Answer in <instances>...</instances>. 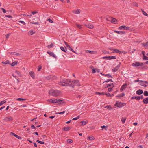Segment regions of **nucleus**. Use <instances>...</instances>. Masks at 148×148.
<instances>
[{
	"label": "nucleus",
	"mask_w": 148,
	"mask_h": 148,
	"mask_svg": "<svg viewBox=\"0 0 148 148\" xmlns=\"http://www.w3.org/2000/svg\"><path fill=\"white\" fill-rule=\"evenodd\" d=\"M104 76L107 77L108 78L111 77L112 78H113V77L112 76V75H111L109 74H105V75H104Z\"/></svg>",
	"instance_id": "33"
},
{
	"label": "nucleus",
	"mask_w": 148,
	"mask_h": 148,
	"mask_svg": "<svg viewBox=\"0 0 148 148\" xmlns=\"http://www.w3.org/2000/svg\"><path fill=\"white\" fill-rule=\"evenodd\" d=\"M60 49L62 51H63L65 52V53H66V51L65 50V49H64V47H60Z\"/></svg>",
	"instance_id": "47"
},
{
	"label": "nucleus",
	"mask_w": 148,
	"mask_h": 148,
	"mask_svg": "<svg viewBox=\"0 0 148 148\" xmlns=\"http://www.w3.org/2000/svg\"><path fill=\"white\" fill-rule=\"evenodd\" d=\"M71 129V127H69L67 126L66 127L63 128V130H62L65 131H68L70 130Z\"/></svg>",
	"instance_id": "18"
},
{
	"label": "nucleus",
	"mask_w": 148,
	"mask_h": 148,
	"mask_svg": "<svg viewBox=\"0 0 148 148\" xmlns=\"http://www.w3.org/2000/svg\"><path fill=\"white\" fill-rule=\"evenodd\" d=\"M13 119L12 117L9 116L6 117L4 120L7 121H12Z\"/></svg>",
	"instance_id": "10"
},
{
	"label": "nucleus",
	"mask_w": 148,
	"mask_h": 148,
	"mask_svg": "<svg viewBox=\"0 0 148 148\" xmlns=\"http://www.w3.org/2000/svg\"><path fill=\"white\" fill-rule=\"evenodd\" d=\"M86 26L88 27L90 29H92L93 28V25L91 23H89Z\"/></svg>",
	"instance_id": "23"
},
{
	"label": "nucleus",
	"mask_w": 148,
	"mask_h": 148,
	"mask_svg": "<svg viewBox=\"0 0 148 148\" xmlns=\"http://www.w3.org/2000/svg\"><path fill=\"white\" fill-rule=\"evenodd\" d=\"M143 64L144 63H143L137 62L133 63L132 64V66L134 67H136L139 66H142Z\"/></svg>",
	"instance_id": "3"
},
{
	"label": "nucleus",
	"mask_w": 148,
	"mask_h": 148,
	"mask_svg": "<svg viewBox=\"0 0 148 148\" xmlns=\"http://www.w3.org/2000/svg\"><path fill=\"white\" fill-rule=\"evenodd\" d=\"M144 95L145 96H148V91H145L144 92Z\"/></svg>",
	"instance_id": "42"
},
{
	"label": "nucleus",
	"mask_w": 148,
	"mask_h": 148,
	"mask_svg": "<svg viewBox=\"0 0 148 148\" xmlns=\"http://www.w3.org/2000/svg\"><path fill=\"white\" fill-rule=\"evenodd\" d=\"M46 78L47 80H50L52 79H56V77L53 75H51L47 76L46 77Z\"/></svg>",
	"instance_id": "7"
},
{
	"label": "nucleus",
	"mask_w": 148,
	"mask_h": 148,
	"mask_svg": "<svg viewBox=\"0 0 148 148\" xmlns=\"http://www.w3.org/2000/svg\"><path fill=\"white\" fill-rule=\"evenodd\" d=\"M65 112V111H64L63 112H60L56 113L55 114H63Z\"/></svg>",
	"instance_id": "60"
},
{
	"label": "nucleus",
	"mask_w": 148,
	"mask_h": 148,
	"mask_svg": "<svg viewBox=\"0 0 148 148\" xmlns=\"http://www.w3.org/2000/svg\"><path fill=\"white\" fill-rule=\"evenodd\" d=\"M73 12L75 14H79L80 13V10L77 9L76 10H73Z\"/></svg>",
	"instance_id": "21"
},
{
	"label": "nucleus",
	"mask_w": 148,
	"mask_h": 148,
	"mask_svg": "<svg viewBox=\"0 0 148 148\" xmlns=\"http://www.w3.org/2000/svg\"><path fill=\"white\" fill-rule=\"evenodd\" d=\"M38 71H40L42 68V66L40 65H39L38 66Z\"/></svg>",
	"instance_id": "56"
},
{
	"label": "nucleus",
	"mask_w": 148,
	"mask_h": 148,
	"mask_svg": "<svg viewBox=\"0 0 148 148\" xmlns=\"http://www.w3.org/2000/svg\"><path fill=\"white\" fill-rule=\"evenodd\" d=\"M53 47V43H51L50 45H48L47 47L49 49Z\"/></svg>",
	"instance_id": "36"
},
{
	"label": "nucleus",
	"mask_w": 148,
	"mask_h": 148,
	"mask_svg": "<svg viewBox=\"0 0 148 148\" xmlns=\"http://www.w3.org/2000/svg\"><path fill=\"white\" fill-rule=\"evenodd\" d=\"M6 102L5 100H3L1 101V106Z\"/></svg>",
	"instance_id": "55"
},
{
	"label": "nucleus",
	"mask_w": 148,
	"mask_h": 148,
	"mask_svg": "<svg viewBox=\"0 0 148 148\" xmlns=\"http://www.w3.org/2000/svg\"><path fill=\"white\" fill-rule=\"evenodd\" d=\"M88 138L89 139V140H93L95 139L94 136H90Z\"/></svg>",
	"instance_id": "41"
},
{
	"label": "nucleus",
	"mask_w": 148,
	"mask_h": 148,
	"mask_svg": "<svg viewBox=\"0 0 148 148\" xmlns=\"http://www.w3.org/2000/svg\"><path fill=\"white\" fill-rule=\"evenodd\" d=\"M109 81L113 82V80L112 79H108L107 80L105 81L104 82H103V83L104 82H108Z\"/></svg>",
	"instance_id": "45"
},
{
	"label": "nucleus",
	"mask_w": 148,
	"mask_h": 148,
	"mask_svg": "<svg viewBox=\"0 0 148 148\" xmlns=\"http://www.w3.org/2000/svg\"><path fill=\"white\" fill-rule=\"evenodd\" d=\"M115 105L118 107H122L123 106L122 104L121 103L118 101L116 102Z\"/></svg>",
	"instance_id": "13"
},
{
	"label": "nucleus",
	"mask_w": 148,
	"mask_h": 148,
	"mask_svg": "<svg viewBox=\"0 0 148 148\" xmlns=\"http://www.w3.org/2000/svg\"><path fill=\"white\" fill-rule=\"evenodd\" d=\"M72 82L73 83V84H74V85L73 84L74 86L75 85L77 86H80L81 85L80 84L78 80H74L72 81Z\"/></svg>",
	"instance_id": "6"
},
{
	"label": "nucleus",
	"mask_w": 148,
	"mask_h": 148,
	"mask_svg": "<svg viewBox=\"0 0 148 148\" xmlns=\"http://www.w3.org/2000/svg\"><path fill=\"white\" fill-rule=\"evenodd\" d=\"M102 52L104 54L108 53V54H110L111 53H110L108 51H106V50H103V51H102Z\"/></svg>",
	"instance_id": "50"
},
{
	"label": "nucleus",
	"mask_w": 148,
	"mask_h": 148,
	"mask_svg": "<svg viewBox=\"0 0 148 148\" xmlns=\"http://www.w3.org/2000/svg\"><path fill=\"white\" fill-rule=\"evenodd\" d=\"M36 142H38L40 144H44L45 143V142L43 141H40L39 140H37L36 141Z\"/></svg>",
	"instance_id": "46"
},
{
	"label": "nucleus",
	"mask_w": 148,
	"mask_h": 148,
	"mask_svg": "<svg viewBox=\"0 0 148 148\" xmlns=\"http://www.w3.org/2000/svg\"><path fill=\"white\" fill-rule=\"evenodd\" d=\"M105 108L109 110H111L112 109V108L110 105H107Z\"/></svg>",
	"instance_id": "30"
},
{
	"label": "nucleus",
	"mask_w": 148,
	"mask_h": 148,
	"mask_svg": "<svg viewBox=\"0 0 148 148\" xmlns=\"http://www.w3.org/2000/svg\"><path fill=\"white\" fill-rule=\"evenodd\" d=\"M17 100H19V101H22V100L23 101V100H26V99H24L21 98H17Z\"/></svg>",
	"instance_id": "58"
},
{
	"label": "nucleus",
	"mask_w": 148,
	"mask_h": 148,
	"mask_svg": "<svg viewBox=\"0 0 148 148\" xmlns=\"http://www.w3.org/2000/svg\"><path fill=\"white\" fill-rule=\"evenodd\" d=\"M58 84L62 86H69V84H66L65 83H64L62 82H59L58 83Z\"/></svg>",
	"instance_id": "16"
},
{
	"label": "nucleus",
	"mask_w": 148,
	"mask_h": 148,
	"mask_svg": "<svg viewBox=\"0 0 148 148\" xmlns=\"http://www.w3.org/2000/svg\"><path fill=\"white\" fill-rule=\"evenodd\" d=\"M118 70L117 67H115L112 70V71L113 72H115L117 71Z\"/></svg>",
	"instance_id": "40"
},
{
	"label": "nucleus",
	"mask_w": 148,
	"mask_h": 148,
	"mask_svg": "<svg viewBox=\"0 0 148 148\" xmlns=\"http://www.w3.org/2000/svg\"><path fill=\"white\" fill-rule=\"evenodd\" d=\"M103 58L104 59H107L109 60H111L112 59H116V57L114 56H104L103 57Z\"/></svg>",
	"instance_id": "4"
},
{
	"label": "nucleus",
	"mask_w": 148,
	"mask_h": 148,
	"mask_svg": "<svg viewBox=\"0 0 148 148\" xmlns=\"http://www.w3.org/2000/svg\"><path fill=\"white\" fill-rule=\"evenodd\" d=\"M126 119V118H122L121 119V121L122 122V123H124L125 122V120Z\"/></svg>",
	"instance_id": "38"
},
{
	"label": "nucleus",
	"mask_w": 148,
	"mask_h": 148,
	"mask_svg": "<svg viewBox=\"0 0 148 148\" xmlns=\"http://www.w3.org/2000/svg\"><path fill=\"white\" fill-rule=\"evenodd\" d=\"M139 97H138V96H133L131 98V99H135L137 100H139Z\"/></svg>",
	"instance_id": "22"
},
{
	"label": "nucleus",
	"mask_w": 148,
	"mask_h": 148,
	"mask_svg": "<svg viewBox=\"0 0 148 148\" xmlns=\"http://www.w3.org/2000/svg\"><path fill=\"white\" fill-rule=\"evenodd\" d=\"M52 101H53V103H57V102H58L57 99H53Z\"/></svg>",
	"instance_id": "57"
},
{
	"label": "nucleus",
	"mask_w": 148,
	"mask_h": 148,
	"mask_svg": "<svg viewBox=\"0 0 148 148\" xmlns=\"http://www.w3.org/2000/svg\"><path fill=\"white\" fill-rule=\"evenodd\" d=\"M18 63V62L16 61H15L14 62H13L11 64L10 63L9 64H11V66H14L16 65H17Z\"/></svg>",
	"instance_id": "27"
},
{
	"label": "nucleus",
	"mask_w": 148,
	"mask_h": 148,
	"mask_svg": "<svg viewBox=\"0 0 148 148\" xmlns=\"http://www.w3.org/2000/svg\"><path fill=\"white\" fill-rule=\"evenodd\" d=\"M133 5H134L136 7H138V3H137L136 2H134L133 3Z\"/></svg>",
	"instance_id": "51"
},
{
	"label": "nucleus",
	"mask_w": 148,
	"mask_h": 148,
	"mask_svg": "<svg viewBox=\"0 0 148 148\" xmlns=\"http://www.w3.org/2000/svg\"><path fill=\"white\" fill-rule=\"evenodd\" d=\"M30 76L33 79H34L35 77V73L33 71H31L29 73Z\"/></svg>",
	"instance_id": "12"
},
{
	"label": "nucleus",
	"mask_w": 148,
	"mask_h": 148,
	"mask_svg": "<svg viewBox=\"0 0 148 148\" xmlns=\"http://www.w3.org/2000/svg\"><path fill=\"white\" fill-rule=\"evenodd\" d=\"M67 47H68V49L69 50L71 51L74 53H75V51H74L73 49L69 45H67Z\"/></svg>",
	"instance_id": "28"
},
{
	"label": "nucleus",
	"mask_w": 148,
	"mask_h": 148,
	"mask_svg": "<svg viewBox=\"0 0 148 148\" xmlns=\"http://www.w3.org/2000/svg\"><path fill=\"white\" fill-rule=\"evenodd\" d=\"M79 116H77V117H75V118H73L72 119V120H77V119H79Z\"/></svg>",
	"instance_id": "53"
},
{
	"label": "nucleus",
	"mask_w": 148,
	"mask_h": 148,
	"mask_svg": "<svg viewBox=\"0 0 148 148\" xmlns=\"http://www.w3.org/2000/svg\"><path fill=\"white\" fill-rule=\"evenodd\" d=\"M10 54L14 55H19L20 54L18 53H16L15 52H11L10 53Z\"/></svg>",
	"instance_id": "25"
},
{
	"label": "nucleus",
	"mask_w": 148,
	"mask_h": 148,
	"mask_svg": "<svg viewBox=\"0 0 148 148\" xmlns=\"http://www.w3.org/2000/svg\"><path fill=\"white\" fill-rule=\"evenodd\" d=\"M96 93V94L99 95H105L104 92H97Z\"/></svg>",
	"instance_id": "31"
},
{
	"label": "nucleus",
	"mask_w": 148,
	"mask_h": 148,
	"mask_svg": "<svg viewBox=\"0 0 148 148\" xmlns=\"http://www.w3.org/2000/svg\"><path fill=\"white\" fill-rule=\"evenodd\" d=\"M141 44L143 46L148 47V42H146V43H142Z\"/></svg>",
	"instance_id": "29"
},
{
	"label": "nucleus",
	"mask_w": 148,
	"mask_h": 148,
	"mask_svg": "<svg viewBox=\"0 0 148 148\" xmlns=\"http://www.w3.org/2000/svg\"><path fill=\"white\" fill-rule=\"evenodd\" d=\"M119 30L124 29V30H128L130 29V27H127L124 25L121 26L119 27Z\"/></svg>",
	"instance_id": "5"
},
{
	"label": "nucleus",
	"mask_w": 148,
	"mask_h": 148,
	"mask_svg": "<svg viewBox=\"0 0 148 148\" xmlns=\"http://www.w3.org/2000/svg\"><path fill=\"white\" fill-rule=\"evenodd\" d=\"M68 82H69V83L71 82V81L70 80L68 81V80L65 79L64 78V79H60V82H62L66 84H69V86L73 88H74V85L72 83L69 84L68 83Z\"/></svg>",
	"instance_id": "2"
},
{
	"label": "nucleus",
	"mask_w": 148,
	"mask_h": 148,
	"mask_svg": "<svg viewBox=\"0 0 148 148\" xmlns=\"http://www.w3.org/2000/svg\"><path fill=\"white\" fill-rule=\"evenodd\" d=\"M5 16L6 17H7L9 18H12V17L10 15H5Z\"/></svg>",
	"instance_id": "61"
},
{
	"label": "nucleus",
	"mask_w": 148,
	"mask_h": 148,
	"mask_svg": "<svg viewBox=\"0 0 148 148\" xmlns=\"http://www.w3.org/2000/svg\"><path fill=\"white\" fill-rule=\"evenodd\" d=\"M127 83H125V84H123L121 86L120 88V91L121 92L123 91L127 87Z\"/></svg>",
	"instance_id": "8"
},
{
	"label": "nucleus",
	"mask_w": 148,
	"mask_h": 148,
	"mask_svg": "<svg viewBox=\"0 0 148 148\" xmlns=\"http://www.w3.org/2000/svg\"><path fill=\"white\" fill-rule=\"evenodd\" d=\"M86 52L87 53L93 54L96 53V51H91L88 50H87L86 51Z\"/></svg>",
	"instance_id": "19"
},
{
	"label": "nucleus",
	"mask_w": 148,
	"mask_h": 148,
	"mask_svg": "<svg viewBox=\"0 0 148 148\" xmlns=\"http://www.w3.org/2000/svg\"><path fill=\"white\" fill-rule=\"evenodd\" d=\"M112 85V86H113V85H113V83H112L110 84H107L106 86L105 87V88H108V87L111 86Z\"/></svg>",
	"instance_id": "44"
},
{
	"label": "nucleus",
	"mask_w": 148,
	"mask_h": 148,
	"mask_svg": "<svg viewBox=\"0 0 148 148\" xmlns=\"http://www.w3.org/2000/svg\"><path fill=\"white\" fill-rule=\"evenodd\" d=\"M48 92L50 95L56 97L59 95L60 92L57 90L51 89Z\"/></svg>",
	"instance_id": "1"
},
{
	"label": "nucleus",
	"mask_w": 148,
	"mask_h": 148,
	"mask_svg": "<svg viewBox=\"0 0 148 148\" xmlns=\"http://www.w3.org/2000/svg\"><path fill=\"white\" fill-rule=\"evenodd\" d=\"M140 83V84L143 86L147 87L148 86L147 85H146L143 81H141Z\"/></svg>",
	"instance_id": "24"
},
{
	"label": "nucleus",
	"mask_w": 148,
	"mask_h": 148,
	"mask_svg": "<svg viewBox=\"0 0 148 148\" xmlns=\"http://www.w3.org/2000/svg\"><path fill=\"white\" fill-rule=\"evenodd\" d=\"M9 60H7L5 62H2V63L3 64H9Z\"/></svg>",
	"instance_id": "43"
},
{
	"label": "nucleus",
	"mask_w": 148,
	"mask_h": 148,
	"mask_svg": "<svg viewBox=\"0 0 148 148\" xmlns=\"http://www.w3.org/2000/svg\"><path fill=\"white\" fill-rule=\"evenodd\" d=\"M114 87V86L113 85L112 87H111L110 88H108V91L109 92H110L111 91H112L113 88Z\"/></svg>",
	"instance_id": "48"
},
{
	"label": "nucleus",
	"mask_w": 148,
	"mask_h": 148,
	"mask_svg": "<svg viewBox=\"0 0 148 148\" xmlns=\"http://www.w3.org/2000/svg\"><path fill=\"white\" fill-rule=\"evenodd\" d=\"M31 128L32 129H34L36 128V127L33 125H32L31 126Z\"/></svg>",
	"instance_id": "64"
},
{
	"label": "nucleus",
	"mask_w": 148,
	"mask_h": 148,
	"mask_svg": "<svg viewBox=\"0 0 148 148\" xmlns=\"http://www.w3.org/2000/svg\"><path fill=\"white\" fill-rule=\"evenodd\" d=\"M143 91L142 90L139 89L136 92V94L139 95H140L143 93Z\"/></svg>",
	"instance_id": "17"
},
{
	"label": "nucleus",
	"mask_w": 148,
	"mask_h": 148,
	"mask_svg": "<svg viewBox=\"0 0 148 148\" xmlns=\"http://www.w3.org/2000/svg\"><path fill=\"white\" fill-rule=\"evenodd\" d=\"M80 123H81L82 125H86L87 123V122L86 121H81Z\"/></svg>",
	"instance_id": "35"
},
{
	"label": "nucleus",
	"mask_w": 148,
	"mask_h": 148,
	"mask_svg": "<svg viewBox=\"0 0 148 148\" xmlns=\"http://www.w3.org/2000/svg\"><path fill=\"white\" fill-rule=\"evenodd\" d=\"M141 10L143 12V14L145 16L148 17V14L146 13L142 9H141Z\"/></svg>",
	"instance_id": "34"
},
{
	"label": "nucleus",
	"mask_w": 148,
	"mask_h": 148,
	"mask_svg": "<svg viewBox=\"0 0 148 148\" xmlns=\"http://www.w3.org/2000/svg\"><path fill=\"white\" fill-rule=\"evenodd\" d=\"M105 95H106L108 97V96L110 97V94L109 93H105Z\"/></svg>",
	"instance_id": "62"
},
{
	"label": "nucleus",
	"mask_w": 148,
	"mask_h": 148,
	"mask_svg": "<svg viewBox=\"0 0 148 148\" xmlns=\"http://www.w3.org/2000/svg\"><path fill=\"white\" fill-rule=\"evenodd\" d=\"M30 23L32 24H34L35 25L38 24V22H30Z\"/></svg>",
	"instance_id": "63"
},
{
	"label": "nucleus",
	"mask_w": 148,
	"mask_h": 148,
	"mask_svg": "<svg viewBox=\"0 0 148 148\" xmlns=\"http://www.w3.org/2000/svg\"><path fill=\"white\" fill-rule=\"evenodd\" d=\"M1 10H2V11L3 12V13H6V10L3 8H1Z\"/></svg>",
	"instance_id": "59"
},
{
	"label": "nucleus",
	"mask_w": 148,
	"mask_h": 148,
	"mask_svg": "<svg viewBox=\"0 0 148 148\" xmlns=\"http://www.w3.org/2000/svg\"><path fill=\"white\" fill-rule=\"evenodd\" d=\"M31 35H32L35 33V32H34L33 30H31L29 32Z\"/></svg>",
	"instance_id": "37"
},
{
	"label": "nucleus",
	"mask_w": 148,
	"mask_h": 148,
	"mask_svg": "<svg viewBox=\"0 0 148 148\" xmlns=\"http://www.w3.org/2000/svg\"><path fill=\"white\" fill-rule=\"evenodd\" d=\"M143 102L144 104H147L148 103V97L145 98L143 99Z\"/></svg>",
	"instance_id": "20"
},
{
	"label": "nucleus",
	"mask_w": 148,
	"mask_h": 148,
	"mask_svg": "<svg viewBox=\"0 0 148 148\" xmlns=\"http://www.w3.org/2000/svg\"><path fill=\"white\" fill-rule=\"evenodd\" d=\"M57 103H58L59 104H61L62 103L61 102H62L63 103H64V101L63 100H62L60 99H57Z\"/></svg>",
	"instance_id": "26"
},
{
	"label": "nucleus",
	"mask_w": 148,
	"mask_h": 148,
	"mask_svg": "<svg viewBox=\"0 0 148 148\" xmlns=\"http://www.w3.org/2000/svg\"><path fill=\"white\" fill-rule=\"evenodd\" d=\"M111 22L112 23L114 24H116L117 22V20L115 18H111Z\"/></svg>",
	"instance_id": "15"
},
{
	"label": "nucleus",
	"mask_w": 148,
	"mask_h": 148,
	"mask_svg": "<svg viewBox=\"0 0 148 148\" xmlns=\"http://www.w3.org/2000/svg\"><path fill=\"white\" fill-rule=\"evenodd\" d=\"M47 21H49V22L51 23H53V21L50 18L48 19L47 20Z\"/></svg>",
	"instance_id": "54"
},
{
	"label": "nucleus",
	"mask_w": 148,
	"mask_h": 148,
	"mask_svg": "<svg viewBox=\"0 0 148 148\" xmlns=\"http://www.w3.org/2000/svg\"><path fill=\"white\" fill-rule=\"evenodd\" d=\"M76 26L78 28L81 29L82 27V25L78 24H76Z\"/></svg>",
	"instance_id": "49"
},
{
	"label": "nucleus",
	"mask_w": 148,
	"mask_h": 148,
	"mask_svg": "<svg viewBox=\"0 0 148 148\" xmlns=\"http://www.w3.org/2000/svg\"><path fill=\"white\" fill-rule=\"evenodd\" d=\"M143 60H148V57H147L145 55H144V56L143 58Z\"/></svg>",
	"instance_id": "52"
},
{
	"label": "nucleus",
	"mask_w": 148,
	"mask_h": 148,
	"mask_svg": "<svg viewBox=\"0 0 148 148\" xmlns=\"http://www.w3.org/2000/svg\"><path fill=\"white\" fill-rule=\"evenodd\" d=\"M113 51H113L112 52H111V53H113L114 52H115V53H119V54H121V51H119V50L118 49H113Z\"/></svg>",
	"instance_id": "14"
},
{
	"label": "nucleus",
	"mask_w": 148,
	"mask_h": 148,
	"mask_svg": "<svg viewBox=\"0 0 148 148\" xmlns=\"http://www.w3.org/2000/svg\"><path fill=\"white\" fill-rule=\"evenodd\" d=\"M47 53L49 54V55L51 56H52L56 59L57 58L56 56H55V55L54 54V53L52 52L51 51H47Z\"/></svg>",
	"instance_id": "9"
},
{
	"label": "nucleus",
	"mask_w": 148,
	"mask_h": 148,
	"mask_svg": "<svg viewBox=\"0 0 148 148\" xmlns=\"http://www.w3.org/2000/svg\"><path fill=\"white\" fill-rule=\"evenodd\" d=\"M101 128H102L101 130H103V128H104L106 130H107V129L108 126H105L104 125H103L101 126Z\"/></svg>",
	"instance_id": "32"
},
{
	"label": "nucleus",
	"mask_w": 148,
	"mask_h": 148,
	"mask_svg": "<svg viewBox=\"0 0 148 148\" xmlns=\"http://www.w3.org/2000/svg\"><path fill=\"white\" fill-rule=\"evenodd\" d=\"M10 135H12V136L16 137V138H17L19 139H21L22 138L21 137L18 136V135H17L16 134H15V133H14L12 132H11L10 133Z\"/></svg>",
	"instance_id": "11"
},
{
	"label": "nucleus",
	"mask_w": 148,
	"mask_h": 148,
	"mask_svg": "<svg viewBox=\"0 0 148 148\" xmlns=\"http://www.w3.org/2000/svg\"><path fill=\"white\" fill-rule=\"evenodd\" d=\"M67 142L69 143H71L73 142V141L71 139H68L67 140Z\"/></svg>",
	"instance_id": "39"
}]
</instances>
